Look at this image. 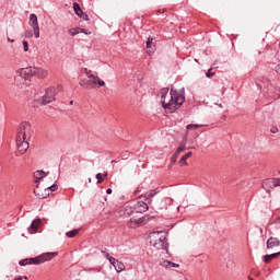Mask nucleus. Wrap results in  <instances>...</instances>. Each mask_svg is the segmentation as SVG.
I'll return each mask as SVG.
<instances>
[{
  "label": "nucleus",
  "instance_id": "4c0bfd02",
  "mask_svg": "<svg viewBox=\"0 0 280 280\" xmlns=\"http://www.w3.org/2000/svg\"><path fill=\"white\" fill-rule=\"evenodd\" d=\"M275 187H280V178H273Z\"/></svg>",
  "mask_w": 280,
  "mask_h": 280
},
{
  "label": "nucleus",
  "instance_id": "c9c22d12",
  "mask_svg": "<svg viewBox=\"0 0 280 280\" xmlns=\"http://www.w3.org/2000/svg\"><path fill=\"white\" fill-rule=\"evenodd\" d=\"M78 31L81 34H86V35L91 34V32H88L85 28H78Z\"/></svg>",
  "mask_w": 280,
  "mask_h": 280
},
{
  "label": "nucleus",
  "instance_id": "864d4df0",
  "mask_svg": "<svg viewBox=\"0 0 280 280\" xmlns=\"http://www.w3.org/2000/svg\"><path fill=\"white\" fill-rule=\"evenodd\" d=\"M89 183H91V178H89Z\"/></svg>",
  "mask_w": 280,
  "mask_h": 280
},
{
  "label": "nucleus",
  "instance_id": "a19ab883",
  "mask_svg": "<svg viewBox=\"0 0 280 280\" xmlns=\"http://www.w3.org/2000/svg\"><path fill=\"white\" fill-rule=\"evenodd\" d=\"M23 279L27 280V276H24V277L19 276V277L15 278L14 280H23Z\"/></svg>",
  "mask_w": 280,
  "mask_h": 280
},
{
  "label": "nucleus",
  "instance_id": "72a5a7b5",
  "mask_svg": "<svg viewBox=\"0 0 280 280\" xmlns=\"http://www.w3.org/2000/svg\"><path fill=\"white\" fill-rule=\"evenodd\" d=\"M213 75H215V72H212L211 69H209L206 73V77L208 78H213Z\"/></svg>",
  "mask_w": 280,
  "mask_h": 280
},
{
  "label": "nucleus",
  "instance_id": "7ed1b4c3",
  "mask_svg": "<svg viewBox=\"0 0 280 280\" xmlns=\"http://www.w3.org/2000/svg\"><path fill=\"white\" fill-rule=\"evenodd\" d=\"M48 73L49 72L43 68L27 67L18 70L15 72L14 80L19 86V84H27V80H30V78L32 77L38 78L39 80H44V78H47Z\"/></svg>",
  "mask_w": 280,
  "mask_h": 280
},
{
  "label": "nucleus",
  "instance_id": "393cba45",
  "mask_svg": "<svg viewBox=\"0 0 280 280\" xmlns=\"http://www.w3.org/2000/svg\"><path fill=\"white\" fill-rule=\"evenodd\" d=\"M73 10H74L77 15L82 13V8L80 7V4L78 2L73 3Z\"/></svg>",
  "mask_w": 280,
  "mask_h": 280
},
{
  "label": "nucleus",
  "instance_id": "20e7f679",
  "mask_svg": "<svg viewBox=\"0 0 280 280\" xmlns=\"http://www.w3.org/2000/svg\"><path fill=\"white\" fill-rule=\"evenodd\" d=\"M84 73L88 77V79H81L79 84L82 86V89H95V85L98 84V86H106V82L104 80L100 79V77L94 75L91 73V70L84 68Z\"/></svg>",
  "mask_w": 280,
  "mask_h": 280
},
{
  "label": "nucleus",
  "instance_id": "49530a36",
  "mask_svg": "<svg viewBox=\"0 0 280 280\" xmlns=\"http://www.w3.org/2000/svg\"><path fill=\"white\" fill-rule=\"evenodd\" d=\"M103 178H108V173H104Z\"/></svg>",
  "mask_w": 280,
  "mask_h": 280
},
{
  "label": "nucleus",
  "instance_id": "cd10ccee",
  "mask_svg": "<svg viewBox=\"0 0 280 280\" xmlns=\"http://www.w3.org/2000/svg\"><path fill=\"white\" fill-rule=\"evenodd\" d=\"M187 130H196L198 128H200V125H196V124H190V125H187Z\"/></svg>",
  "mask_w": 280,
  "mask_h": 280
},
{
  "label": "nucleus",
  "instance_id": "09e8293b",
  "mask_svg": "<svg viewBox=\"0 0 280 280\" xmlns=\"http://www.w3.org/2000/svg\"><path fill=\"white\" fill-rule=\"evenodd\" d=\"M82 14H84L83 11H81V13L77 14V16H80V19H81Z\"/></svg>",
  "mask_w": 280,
  "mask_h": 280
},
{
  "label": "nucleus",
  "instance_id": "9b49d317",
  "mask_svg": "<svg viewBox=\"0 0 280 280\" xmlns=\"http://www.w3.org/2000/svg\"><path fill=\"white\" fill-rule=\"evenodd\" d=\"M278 246H280V241L278 237L271 236L267 240V248L268 249L277 248Z\"/></svg>",
  "mask_w": 280,
  "mask_h": 280
},
{
  "label": "nucleus",
  "instance_id": "f8f14e48",
  "mask_svg": "<svg viewBox=\"0 0 280 280\" xmlns=\"http://www.w3.org/2000/svg\"><path fill=\"white\" fill-rule=\"evenodd\" d=\"M161 190L159 189H152L144 194V200L150 205L152 202V198L156 196Z\"/></svg>",
  "mask_w": 280,
  "mask_h": 280
},
{
  "label": "nucleus",
  "instance_id": "2eb2a0df",
  "mask_svg": "<svg viewBox=\"0 0 280 280\" xmlns=\"http://www.w3.org/2000/svg\"><path fill=\"white\" fill-rule=\"evenodd\" d=\"M141 222H143L141 219H130L127 226L129 229H137V226H141Z\"/></svg>",
  "mask_w": 280,
  "mask_h": 280
},
{
  "label": "nucleus",
  "instance_id": "bb28decb",
  "mask_svg": "<svg viewBox=\"0 0 280 280\" xmlns=\"http://www.w3.org/2000/svg\"><path fill=\"white\" fill-rule=\"evenodd\" d=\"M34 37V31H25L24 38H33Z\"/></svg>",
  "mask_w": 280,
  "mask_h": 280
},
{
  "label": "nucleus",
  "instance_id": "ea45409f",
  "mask_svg": "<svg viewBox=\"0 0 280 280\" xmlns=\"http://www.w3.org/2000/svg\"><path fill=\"white\" fill-rule=\"evenodd\" d=\"M81 19H82L83 21H89V15H88L86 13H83V14L81 15Z\"/></svg>",
  "mask_w": 280,
  "mask_h": 280
},
{
  "label": "nucleus",
  "instance_id": "f3484780",
  "mask_svg": "<svg viewBox=\"0 0 280 280\" xmlns=\"http://www.w3.org/2000/svg\"><path fill=\"white\" fill-rule=\"evenodd\" d=\"M34 194H35L36 198H38L39 200H45V198H47V196H49V192H47V191L40 192L38 187L36 189H34Z\"/></svg>",
  "mask_w": 280,
  "mask_h": 280
},
{
  "label": "nucleus",
  "instance_id": "423d86ee",
  "mask_svg": "<svg viewBox=\"0 0 280 280\" xmlns=\"http://www.w3.org/2000/svg\"><path fill=\"white\" fill-rule=\"evenodd\" d=\"M62 91V85H58L57 88H48L46 89V93L39 100H36L33 106H47V104H51V102H56V95L58 92Z\"/></svg>",
  "mask_w": 280,
  "mask_h": 280
},
{
  "label": "nucleus",
  "instance_id": "a878e982",
  "mask_svg": "<svg viewBox=\"0 0 280 280\" xmlns=\"http://www.w3.org/2000/svg\"><path fill=\"white\" fill-rule=\"evenodd\" d=\"M96 179H97L96 184L97 185H102V183H104L103 174L102 173H97L96 174Z\"/></svg>",
  "mask_w": 280,
  "mask_h": 280
},
{
  "label": "nucleus",
  "instance_id": "412c9836",
  "mask_svg": "<svg viewBox=\"0 0 280 280\" xmlns=\"http://www.w3.org/2000/svg\"><path fill=\"white\" fill-rule=\"evenodd\" d=\"M152 40H154L153 37H149L147 39V54H154V47H152Z\"/></svg>",
  "mask_w": 280,
  "mask_h": 280
},
{
  "label": "nucleus",
  "instance_id": "5701e85b",
  "mask_svg": "<svg viewBox=\"0 0 280 280\" xmlns=\"http://www.w3.org/2000/svg\"><path fill=\"white\" fill-rule=\"evenodd\" d=\"M45 176H47V174L45 173V171H36L34 173V178L36 180H42V178H45Z\"/></svg>",
  "mask_w": 280,
  "mask_h": 280
},
{
  "label": "nucleus",
  "instance_id": "c03bdc74",
  "mask_svg": "<svg viewBox=\"0 0 280 280\" xmlns=\"http://www.w3.org/2000/svg\"><path fill=\"white\" fill-rule=\"evenodd\" d=\"M106 194H108V195L113 194V189L107 188V189H106Z\"/></svg>",
  "mask_w": 280,
  "mask_h": 280
},
{
  "label": "nucleus",
  "instance_id": "f257e3e1",
  "mask_svg": "<svg viewBox=\"0 0 280 280\" xmlns=\"http://www.w3.org/2000/svg\"><path fill=\"white\" fill-rule=\"evenodd\" d=\"M160 102L162 108L167 113H176L185 104V92H178L176 89L163 88L160 90Z\"/></svg>",
  "mask_w": 280,
  "mask_h": 280
},
{
  "label": "nucleus",
  "instance_id": "dca6fc26",
  "mask_svg": "<svg viewBox=\"0 0 280 280\" xmlns=\"http://www.w3.org/2000/svg\"><path fill=\"white\" fill-rule=\"evenodd\" d=\"M185 150H187V140L184 139L180 141L179 147L175 151V154L180 155V152H185Z\"/></svg>",
  "mask_w": 280,
  "mask_h": 280
},
{
  "label": "nucleus",
  "instance_id": "ddd939ff",
  "mask_svg": "<svg viewBox=\"0 0 280 280\" xmlns=\"http://www.w3.org/2000/svg\"><path fill=\"white\" fill-rule=\"evenodd\" d=\"M160 266H162V268H166V269L180 268V265H178L176 262H173V261H170V260H161Z\"/></svg>",
  "mask_w": 280,
  "mask_h": 280
},
{
  "label": "nucleus",
  "instance_id": "603ef678",
  "mask_svg": "<svg viewBox=\"0 0 280 280\" xmlns=\"http://www.w3.org/2000/svg\"><path fill=\"white\" fill-rule=\"evenodd\" d=\"M159 12H160V13H163V11H162V10H160Z\"/></svg>",
  "mask_w": 280,
  "mask_h": 280
},
{
  "label": "nucleus",
  "instance_id": "f704fd0d",
  "mask_svg": "<svg viewBox=\"0 0 280 280\" xmlns=\"http://www.w3.org/2000/svg\"><path fill=\"white\" fill-rule=\"evenodd\" d=\"M108 261H109V264H110L112 266H115V264H116L118 260H117L115 257L112 256Z\"/></svg>",
  "mask_w": 280,
  "mask_h": 280
},
{
  "label": "nucleus",
  "instance_id": "9d476101",
  "mask_svg": "<svg viewBox=\"0 0 280 280\" xmlns=\"http://www.w3.org/2000/svg\"><path fill=\"white\" fill-rule=\"evenodd\" d=\"M262 189L267 191V194H270L271 189H275V178L265 179L261 184Z\"/></svg>",
  "mask_w": 280,
  "mask_h": 280
},
{
  "label": "nucleus",
  "instance_id": "39448f33",
  "mask_svg": "<svg viewBox=\"0 0 280 280\" xmlns=\"http://www.w3.org/2000/svg\"><path fill=\"white\" fill-rule=\"evenodd\" d=\"M150 244L158 250H167L170 244L167 243V233L160 231L150 234Z\"/></svg>",
  "mask_w": 280,
  "mask_h": 280
},
{
  "label": "nucleus",
  "instance_id": "0eeeda50",
  "mask_svg": "<svg viewBox=\"0 0 280 280\" xmlns=\"http://www.w3.org/2000/svg\"><path fill=\"white\" fill-rule=\"evenodd\" d=\"M58 253L52 252V253H44L35 258H28L30 259V265L31 266H38L40 264H45V261H51L54 257H57Z\"/></svg>",
  "mask_w": 280,
  "mask_h": 280
},
{
  "label": "nucleus",
  "instance_id": "3c124183",
  "mask_svg": "<svg viewBox=\"0 0 280 280\" xmlns=\"http://www.w3.org/2000/svg\"><path fill=\"white\" fill-rule=\"evenodd\" d=\"M112 163H117V161H116V160H113Z\"/></svg>",
  "mask_w": 280,
  "mask_h": 280
},
{
  "label": "nucleus",
  "instance_id": "b1692460",
  "mask_svg": "<svg viewBox=\"0 0 280 280\" xmlns=\"http://www.w3.org/2000/svg\"><path fill=\"white\" fill-rule=\"evenodd\" d=\"M78 233H80V230H71V231H68V232L66 233V237H70V238L75 237V235H78Z\"/></svg>",
  "mask_w": 280,
  "mask_h": 280
},
{
  "label": "nucleus",
  "instance_id": "2f4dec72",
  "mask_svg": "<svg viewBox=\"0 0 280 280\" xmlns=\"http://www.w3.org/2000/svg\"><path fill=\"white\" fill-rule=\"evenodd\" d=\"M22 45L24 47V51H30V43H27V40H23Z\"/></svg>",
  "mask_w": 280,
  "mask_h": 280
},
{
  "label": "nucleus",
  "instance_id": "8fccbe9b",
  "mask_svg": "<svg viewBox=\"0 0 280 280\" xmlns=\"http://www.w3.org/2000/svg\"><path fill=\"white\" fill-rule=\"evenodd\" d=\"M219 108H222V103L218 104Z\"/></svg>",
  "mask_w": 280,
  "mask_h": 280
},
{
  "label": "nucleus",
  "instance_id": "1a4fd4ad",
  "mask_svg": "<svg viewBox=\"0 0 280 280\" xmlns=\"http://www.w3.org/2000/svg\"><path fill=\"white\" fill-rule=\"evenodd\" d=\"M136 213H145L150 207L148 206V201H137L133 207Z\"/></svg>",
  "mask_w": 280,
  "mask_h": 280
},
{
  "label": "nucleus",
  "instance_id": "79ce46f5",
  "mask_svg": "<svg viewBox=\"0 0 280 280\" xmlns=\"http://www.w3.org/2000/svg\"><path fill=\"white\" fill-rule=\"evenodd\" d=\"M130 158V154H125V155H122V161H126V160H128Z\"/></svg>",
  "mask_w": 280,
  "mask_h": 280
},
{
  "label": "nucleus",
  "instance_id": "f03ea898",
  "mask_svg": "<svg viewBox=\"0 0 280 280\" xmlns=\"http://www.w3.org/2000/svg\"><path fill=\"white\" fill-rule=\"evenodd\" d=\"M32 125L27 121L20 124L16 135V148L20 154H25L30 150V139H32Z\"/></svg>",
  "mask_w": 280,
  "mask_h": 280
},
{
  "label": "nucleus",
  "instance_id": "37998d69",
  "mask_svg": "<svg viewBox=\"0 0 280 280\" xmlns=\"http://www.w3.org/2000/svg\"><path fill=\"white\" fill-rule=\"evenodd\" d=\"M133 194H135V196H139V194H141V190L138 188V189L135 190Z\"/></svg>",
  "mask_w": 280,
  "mask_h": 280
},
{
  "label": "nucleus",
  "instance_id": "6e6552de",
  "mask_svg": "<svg viewBox=\"0 0 280 280\" xmlns=\"http://www.w3.org/2000/svg\"><path fill=\"white\" fill-rule=\"evenodd\" d=\"M28 25L33 27L35 38H40V27L38 26V16L36 14L30 15Z\"/></svg>",
  "mask_w": 280,
  "mask_h": 280
},
{
  "label": "nucleus",
  "instance_id": "c85d7f7f",
  "mask_svg": "<svg viewBox=\"0 0 280 280\" xmlns=\"http://www.w3.org/2000/svg\"><path fill=\"white\" fill-rule=\"evenodd\" d=\"M20 266H31L30 265V258H25L19 261Z\"/></svg>",
  "mask_w": 280,
  "mask_h": 280
},
{
  "label": "nucleus",
  "instance_id": "de8ad7c7",
  "mask_svg": "<svg viewBox=\"0 0 280 280\" xmlns=\"http://www.w3.org/2000/svg\"><path fill=\"white\" fill-rule=\"evenodd\" d=\"M260 235H264V229L259 228Z\"/></svg>",
  "mask_w": 280,
  "mask_h": 280
},
{
  "label": "nucleus",
  "instance_id": "7c9ffc66",
  "mask_svg": "<svg viewBox=\"0 0 280 280\" xmlns=\"http://www.w3.org/2000/svg\"><path fill=\"white\" fill-rule=\"evenodd\" d=\"M68 32L70 36H75L77 34H80V31L78 28H70Z\"/></svg>",
  "mask_w": 280,
  "mask_h": 280
},
{
  "label": "nucleus",
  "instance_id": "6ab92c4d",
  "mask_svg": "<svg viewBox=\"0 0 280 280\" xmlns=\"http://www.w3.org/2000/svg\"><path fill=\"white\" fill-rule=\"evenodd\" d=\"M132 213H135V208L127 206L125 207L124 211H122V215L125 218H130V215H132Z\"/></svg>",
  "mask_w": 280,
  "mask_h": 280
},
{
  "label": "nucleus",
  "instance_id": "e433bc0d",
  "mask_svg": "<svg viewBox=\"0 0 280 280\" xmlns=\"http://www.w3.org/2000/svg\"><path fill=\"white\" fill-rule=\"evenodd\" d=\"M270 132H271L272 135H277V132H279V128H277V127H271Z\"/></svg>",
  "mask_w": 280,
  "mask_h": 280
},
{
  "label": "nucleus",
  "instance_id": "a211bd4d",
  "mask_svg": "<svg viewBox=\"0 0 280 280\" xmlns=\"http://www.w3.org/2000/svg\"><path fill=\"white\" fill-rule=\"evenodd\" d=\"M40 226V219H35L31 223L28 231H38V228Z\"/></svg>",
  "mask_w": 280,
  "mask_h": 280
},
{
  "label": "nucleus",
  "instance_id": "4be33fe9",
  "mask_svg": "<svg viewBox=\"0 0 280 280\" xmlns=\"http://www.w3.org/2000/svg\"><path fill=\"white\" fill-rule=\"evenodd\" d=\"M191 154H194L191 151L187 152L186 154H184L182 156V159L179 160V165H187V159H189L191 156Z\"/></svg>",
  "mask_w": 280,
  "mask_h": 280
},
{
  "label": "nucleus",
  "instance_id": "c756f323",
  "mask_svg": "<svg viewBox=\"0 0 280 280\" xmlns=\"http://www.w3.org/2000/svg\"><path fill=\"white\" fill-rule=\"evenodd\" d=\"M56 189H58V185L52 184L51 186L47 187V188L45 189V191H46V192H47V191H56Z\"/></svg>",
  "mask_w": 280,
  "mask_h": 280
},
{
  "label": "nucleus",
  "instance_id": "4468645a",
  "mask_svg": "<svg viewBox=\"0 0 280 280\" xmlns=\"http://www.w3.org/2000/svg\"><path fill=\"white\" fill-rule=\"evenodd\" d=\"M277 257H280V252L273 253V254H270V255H264L262 256V261H264V264H270V261L272 259H277Z\"/></svg>",
  "mask_w": 280,
  "mask_h": 280
},
{
  "label": "nucleus",
  "instance_id": "aec40b11",
  "mask_svg": "<svg viewBox=\"0 0 280 280\" xmlns=\"http://www.w3.org/2000/svg\"><path fill=\"white\" fill-rule=\"evenodd\" d=\"M114 268H115L116 272H124V270H126V265H124V262H121L119 260H116Z\"/></svg>",
  "mask_w": 280,
  "mask_h": 280
},
{
  "label": "nucleus",
  "instance_id": "473e14b6",
  "mask_svg": "<svg viewBox=\"0 0 280 280\" xmlns=\"http://www.w3.org/2000/svg\"><path fill=\"white\" fill-rule=\"evenodd\" d=\"M178 153H174L171 158V163H176L177 159H178Z\"/></svg>",
  "mask_w": 280,
  "mask_h": 280
},
{
  "label": "nucleus",
  "instance_id": "58836bf2",
  "mask_svg": "<svg viewBox=\"0 0 280 280\" xmlns=\"http://www.w3.org/2000/svg\"><path fill=\"white\" fill-rule=\"evenodd\" d=\"M102 254L105 255L106 259L109 260L113 256L110 254L106 253L105 250H102Z\"/></svg>",
  "mask_w": 280,
  "mask_h": 280
},
{
  "label": "nucleus",
  "instance_id": "a18cd8bd",
  "mask_svg": "<svg viewBox=\"0 0 280 280\" xmlns=\"http://www.w3.org/2000/svg\"><path fill=\"white\" fill-rule=\"evenodd\" d=\"M8 43H14V39H11L10 37L7 38Z\"/></svg>",
  "mask_w": 280,
  "mask_h": 280
}]
</instances>
